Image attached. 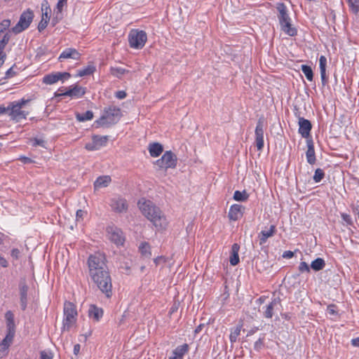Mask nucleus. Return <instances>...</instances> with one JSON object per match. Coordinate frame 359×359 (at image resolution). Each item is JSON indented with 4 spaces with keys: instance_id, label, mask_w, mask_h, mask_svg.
I'll return each mask as SVG.
<instances>
[{
    "instance_id": "nucleus-62",
    "label": "nucleus",
    "mask_w": 359,
    "mask_h": 359,
    "mask_svg": "<svg viewBox=\"0 0 359 359\" xmlns=\"http://www.w3.org/2000/svg\"><path fill=\"white\" fill-rule=\"evenodd\" d=\"M29 102L28 100H25V99H22L20 101H18V102H15V104H17L18 105H20L21 107H22L24 105H25L27 102Z\"/></svg>"
},
{
    "instance_id": "nucleus-23",
    "label": "nucleus",
    "mask_w": 359,
    "mask_h": 359,
    "mask_svg": "<svg viewBox=\"0 0 359 359\" xmlns=\"http://www.w3.org/2000/svg\"><path fill=\"white\" fill-rule=\"evenodd\" d=\"M280 305V298H274L272 301L266 306L264 311V316L267 318H272L273 315V311L277 309L278 306Z\"/></svg>"
},
{
    "instance_id": "nucleus-18",
    "label": "nucleus",
    "mask_w": 359,
    "mask_h": 359,
    "mask_svg": "<svg viewBox=\"0 0 359 359\" xmlns=\"http://www.w3.org/2000/svg\"><path fill=\"white\" fill-rule=\"evenodd\" d=\"M276 231V226L272 224L269 229L262 230L258 235L259 245H264L269 238L272 237Z\"/></svg>"
},
{
    "instance_id": "nucleus-13",
    "label": "nucleus",
    "mask_w": 359,
    "mask_h": 359,
    "mask_svg": "<svg viewBox=\"0 0 359 359\" xmlns=\"http://www.w3.org/2000/svg\"><path fill=\"white\" fill-rule=\"evenodd\" d=\"M109 205L113 211L118 213L126 212L128 208L126 200L121 197H114L111 198Z\"/></svg>"
},
{
    "instance_id": "nucleus-26",
    "label": "nucleus",
    "mask_w": 359,
    "mask_h": 359,
    "mask_svg": "<svg viewBox=\"0 0 359 359\" xmlns=\"http://www.w3.org/2000/svg\"><path fill=\"white\" fill-rule=\"evenodd\" d=\"M27 285L23 283L20 284V306L24 311L27 308Z\"/></svg>"
},
{
    "instance_id": "nucleus-12",
    "label": "nucleus",
    "mask_w": 359,
    "mask_h": 359,
    "mask_svg": "<svg viewBox=\"0 0 359 359\" xmlns=\"http://www.w3.org/2000/svg\"><path fill=\"white\" fill-rule=\"evenodd\" d=\"M85 94V90L81 86H76L67 90H65L62 88H60L57 92L55 93V95L57 96H69L72 97H80Z\"/></svg>"
},
{
    "instance_id": "nucleus-1",
    "label": "nucleus",
    "mask_w": 359,
    "mask_h": 359,
    "mask_svg": "<svg viewBox=\"0 0 359 359\" xmlns=\"http://www.w3.org/2000/svg\"><path fill=\"white\" fill-rule=\"evenodd\" d=\"M138 207L142 215L153 224L159 229L165 228L168 221L161 210L152 201L141 198L138 201Z\"/></svg>"
},
{
    "instance_id": "nucleus-36",
    "label": "nucleus",
    "mask_w": 359,
    "mask_h": 359,
    "mask_svg": "<svg viewBox=\"0 0 359 359\" xmlns=\"http://www.w3.org/2000/svg\"><path fill=\"white\" fill-rule=\"evenodd\" d=\"M325 266V262L322 258H317L311 264V269H312L315 271H318L324 269Z\"/></svg>"
},
{
    "instance_id": "nucleus-38",
    "label": "nucleus",
    "mask_w": 359,
    "mask_h": 359,
    "mask_svg": "<svg viewBox=\"0 0 359 359\" xmlns=\"http://www.w3.org/2000/svg\"><path fill=\"white\" fill-rule=\"evenodd\" d=\"M301 69H302V72L304 74L306 79L309 81H311L313 78V74L311 67L310 66L303 65L301 67Z\"/></svg>"
},
{
    "instance_id": "nucleus-55",
    "label": "nucleus",
    "mask_w": 359,
    "mask_h": 359,
    "mask_svg": "<svg viewBox=\"0 0 359 359\" xmlns=\"http://www.w3.org/2000/svg\"><path fill=\"white\" fill-rule=\"evenodd\" d=\"M165 262V258L164 257H158L154 259L156 265H159Z\"/></svg>"
},
{
    "instance_id": "nucleus-15",
    "label": "nucleus",
    "mask_w": 359,
    "mask_h": 359,
    "mask_svg": "<svg viewBox=\"0 0 359 359\" xmlns=\"http://www.w3.org/2000/svg\"><path fill=\"white\" fill-rule=\"evenodd\" d=\"M10 113L9 116L13 119L18 120L20 118H26L27 112L21 110L22 107L20 105L15 104V102H11L9 104Z\"/></svg>"
},
{
    "instance_id": "nucleus-42",
    "label": "nucleus",
    "mask_w": 359,
    "mask_h": 359,
    "mask_svg": "<svg viewBox=\"0 0 359 359\" xmlns=\"http://www.w3.org/2000/svg\"><path fill=\"white\" fill-rule=\"evenodd\" d=\"M140 251L142 255L145 257H149L151 255L150 246L147 243H143L140 245Z\"/></svg>"
},
{
    "instance_id": "nucleus-47",
    "label": "nucleus",
    "mask_w": 359,
    "mask_h": 359,
    "mask_svg": "<svg viewBox=\"0 0 359 359\" xmlns=\"http://www.w3.org/2000/svg\"><path fill=\"white\" fill-rule=\"evenodd\" d=\"M11 25V20L8 19L4 20L0 23V31L4 33Z\"/></svg>"
},
{
    "instance_id": "nucleus-21",
    "label": "nucleus",
    "mask_w": 359,
    "mask_h": 359,
    "mask_svg": "<svg viewBox=\"0 0 359 359\" xmlns=\"http://www.w3.org/2000/svg\"><path fill=\"white\" fill-rule=\"evenodd\" d=\"M11 38V34L6 32L4 34L3 37L0 40V67L3 65L6 58V54L4 52V48L8 44Z\"/></svg>"
},
{
    "instance_id": "nucleus-53",
    "label": "nucleus",
    "mask_w": 359,
    "mask_h": 359,
    "mask_svg": "<svg viewBox=\"0 0 359 359\" xmlns=\"http://www.w3.org/2000/svg\"><path fill=\"white\" fill-rule=\"evenodd\" d=\"M15 72L13 71V67H11L6 72L5 79H10L13 77L15 75Z\"/></svg>"
},
{
    "instance_id": "nucleus-40",
    "label": "nucleus",
    "mask_w": 359,
    "mask_h": 359,
    "mask_svg": "<svg viewBox=\"0 0 359 359\" xmlns=\"http://www.w3.org/2000/svg\"><path fill=\"white\" fill-rule=\"evenodd\" d=\"M248 194L245 191H236L233 194V199L237 201H245L248 199Z\"/></svg>"
},
{
    "instance_id": "nucleus-4",
    "label": "nucleus",
    "mask_w": 359,
    "mask_h": 359,
    "mask_svg": "<svg viewBox=\"0 0 359 359\" xmlns=\"http://www.w3.org/2000/svg\"><path fill=\"white\" fill-rule=\"evenodd\" d=\"M121 116V112L119 108L110 107L104 109V114L96 123L102 126H109L116 123Z\"/></svg>"
},
{
    "instance_id": "nucleus-58",
    "label": "nucleus",
    "mask_w": 359,
    "mask_h": 359,
    "mask_svg": "<svg viewBox=\"0 0 359 359\" xmlns=\"http://www.w3.org/2000/svg\"><path fill=\"white\" fill-rule=\"evenodd\" d=\"M40 359H52V357L50 355V354L47 353L46 352L41 351Z\"/></svg>"
},
{
    "instance_id": "nucleus-19",
    "label": "nucleus",
    "mask_w": 359,
    "mask_h": 359,
    "mask_svg": "<svg viewBox=\"0 0 359 359\" xmlns=\"http://www.w3.org/2000/svg\"><path fill=\"white\" fill-rule=\"evenodd\" d=\"M67 5V0H58L52 22L56 25L62 18V10Z\"/></svg>"
},
{
    "instance_id": "nucleus-52",
    "label": "nucleus",
    "mask_w": 359,
    "mask_h": 359,
    "mask_svg": "<svg viewBox=\"0 0 359 359\" xmlns=\"http://www.w3.org/2000/svg\"><path fill=\"white\" fill-rule=\"evenodd\" d=\"M341 218L343 219V220L346 222L347 224H351L352 223V219H351V217L348 214H346V213H342L341 214Z\"/></svg>"
},
{
    "instance_id": "nucleus-14",
    "label": "nucleus",
    "mask_w": 359,
    "mask_h": 359,
    "mask_svg": "<svg viewBox=\"0 0 359 359\" xmlns=\"http://www.w3.org/2000/svg\"><path fill=\"white\" fill-rule=\"evenodd\" d=\"M276 8L277 10V18L278 19L279 24L286 22L287 21H291L288 9L283 3H278Z\"/></svg>"
},
{
    "instance_id": "nucleus-48",
    "label": "nucleus",
    "mask_w": 359,
    "mask_h": 359,
    "mask_svg": "<svg viewBox=\"0 0 359 359\" xmlns=\"http://www.w3.org/2000/svg\"><path fill=\"white\" fill-rule=\"evenodd\" d=\"M264 337H260L254 344V348L257 351H259L264 346Z\"/></svg>"
},
{
    "instance_id": "nucleus-39",
    "label": "nucleus",
    "mask_w": 359,
    "mask_h": 359,
    "mask_svg": "<svg viewBox=\"0 0 359 359\" xmlns=\"http://www.w3.org/2000/svg\"><path fill=\"white\" fill-rule=\"evenodd\" d=\"M350 11L357 14L359 12V0H346Z\"/></svg>"
},
{
    "instance_id": "nucleus-7",
    "label": "nucleus",
    "mask_w": 359,
    "mask_h": 359,
    "mask_svg": "<svg viewBox=\"0 0 359 359\" xmlns=\"http://www.w3.org/2000/svg\"><path fill=\"white\" fill-rule=\"evenodd\" d=\"M34 13L30 9L24 11L20 17L18 22L12 28L13 32L19 34L29 27L32 22Z\"/></svg>"
},
{
    "instance_id": "nucleus-5",
    "label": "nucleus",
    "mask_w": 359,
    "mask_h": 359,
    "mask_svg": "<svg viewBox=\"0 0 359 359\" xmlns=\"http://www.w3.org/2000/svg\"><path fill=\"white\" fill-rule=\"evenodd\" d=\"M89 275L98 274L101 271H107L105 257L100 253H95L89 257L88 260Z\"/></svg>"
},
{
    "instance_id": "nucleus-50",
    "label": "nucleus",
    "mask_w": 359,
    "mask_h": 359,
    "mask_svg": "<svg viewBox=\"0 0 359 359\" xmlns=\"http://www.w3.org/2000/svg\"><path fill=\"white\" fill-rule=\"evenodd\" d=\"M32 141L34 147L41 146L45 147L46 142L43 140L34 138Z\"/></svg>"
},
{
    "instance_id": "nucleus-30",
    "label": "nucleus",
    "mask_w": 359,
    "mask_h": 359,
    "mask_svg": "<svg viewBox=\"0 0 359 359\" xmlns=\"http://www.w3.org/2000/svg\"><path fill=\"white\" fill-rule=\"evenodd\" d=\"M6 320L8 333L12 332L13 335L15 334V323H14V315L11 311H8L5 314Z\"/></svg>"
},
{
    "instance_id": "nucleus-64",
    "label": "nucleus",
    "mask_w": 359,
    "mask_h": 359,
    "mask_svg": "<svg viewBox=\"0 0 359 359\" xmlns=\"http://www.w3.org/2000/svg\"><path fill=\"white\" fill-rule=\"evenodd\" d=\"M80 348H81L80 344H75L74 346V353L75 355H77L80 351Z\"/></svg>"
},
{
    "instance_id": "nucleus-35",
    "label": "nucleus",
    "mask_w": 359,
    "mask_h": 359,
    "mask_svg": "<svg viewBox=\"0 0 359 359\" xmlns=\"http://www.w3.org/2000/svg\"><path fill=\"white\" fill-rule=\"evenodd\" d=\"M92 140L95 142L96 147H97V149H100V148L106 146L108 141V137L93 135L92 137Z\"/></svg>"
},
{
    "instance_id": "nucleus-59",
    "label": "nucleus",
    "mask_w": 359,
    "mask_h": 359,
    "mask_svg": "<svg viewBox=\"0 0 359 359\" xmlns=\"http://www.w3.org/2000/svg\"><path fill=\"white\" fill-rule=\"evenodd\" d=\"M0 265L5 268L8 266V262L1 256H0Z\"/></svg>"
},
{
    "instance_id": "nucleus-60",
    "label": "nucleus",
    "mask_w": 359,
    "mask_h": 359,
    "mask_svg": "<svg viewBox=\"0 0 359 359\" xmlns=\"http://www.w3.org/2000/svg\"><path fill=\"white\" fill-rule=\"evenodd\" d=\"M19 159L24 163H30L32 162L31 158L25 156H21Z\"/></svg>"
},
{
    "instance_id": "nucleus-51",
    "label": "nucleus",
    "mask_w": 359,
    "mask_h": 359,
    "mask_svg": "<svg viewBox=\"0 0 359 359\" xmlns=\"http://www.w3.org/2000/svg\"><path fill=\"white\" fill-rule=\"evenodd\" d=\"M85 148L88 151L98 150L97 147H96V144L93 140H92V142L87 143L85 146Z\"/></svg>"
},
{
    "instance_id": "nucleus-6",
    "label": "nucleus",
    "mask_w": 359,
    "mask_h": 359,
    "mask_svg": "<svg viewBox=\"0 0 359 359\" xmlns=\"http://www.w3.org/2000/svg\"><path fill=\"white\" fill-rule=\"evenodd\" d=\"M147 40V36L144 31L133 29L128 35L130 46L136 49H141L144 47Z\"/></svg>"
},
{
    "instance_id": "nucleus-11",
    "label": "nucleus",
    "mask_w": 359,
    "mask_h": 359,
    "mask_svg": "<svg viewBox=\"0 0 359 359\" xmlns=\"http://www.w3.org/2000/svg\"><path fill=\"white\" fill-rule=\"evenodd\" d=\"M109 240L116 245H122L125 241V237L122 231L117 228L111 226L107 229Z\"/></svg>"
},
{
    "instance_id": "nucleus-16",
    "label": "nucleus",
    "mask_w": 359,
    "mask_h": 359,
    "mask_svg": "<svg viewBox=\"0 0 359 359\" xmlns=\"http://www.w3.org/2000/svg\"><path fill=\"white\" fill-rule=\"evenodd\" d=\"M299 134H301L303 137L307 140L309 139L310 131L312 128L311 122L304 118L300 117L299 118Z\"/></svg>"
},
{
    "instance_id": "nucleus-20",
    "label": "nucleus",
    "mask_w": 359,
    "mask_h": 359,
    "mask_svg": "<svg viewBox=\"0 0 359 359\" xmlns=\"http://www.w3.org/2000/svg\"><path fill=\"white\" fill-rule=\"evenodd\" d=\"M13 337L14 335L12 332L8 333L0 344V358L4 357L8 353V348L13 341Z\"/></svg>"
},
{
    "instance_id": "nucleus-8",
    "label": "nucleus",
    "mask_w": 359,
    "mask_h": 359,
    "mask_svg": "<svg viewBox=\"0 0 359 359\" xmlns=\"http://www.w3.org/2000/svg\"><path fill=\"white\" fill-rule=\"evenodd\" d=\"M177 156L171 151H166L161 158L156 161L159 168H174L177 165Z\"/></svg>"
},
{
    "instance_id": "nucleus-25",
    "label": "nucleus",
    "mask_w": 359,
    "mask_h": 359,
    "mask_svg": "<svg viewBox=\"0 0 359 359\" xmlns=\"http://www.w3.org/2000/svg\"><path fill=\"white\" fill-rule=\"evenodd\" d=\"M81 54L74 48H66L64 50L59 57V60L62 59H73L79 60Z\"/></svg>"
},
{
    "instance_id": "nucleus-17",
    "label": "nucleus",
    "mask_w": 359,
    "mask_h": 359,
    "mask_svg": "<svg viewBox=\"0 0 359 359\" xmlns=\"http://www.w3.org/2000/svg\"><path fill=\"white\" fill-rule=\"evenodd\" d=\"M255 143L259 151L264 147V128L263 123L259 121L255 128Z\"/></svg>"
},
{
    "instance_id": "nucleus-29",
    "label": "nucleus",
    "mask_w": 359,
    "mask_h": 359,
    "mask_svg": "<svg viewBox=\"0 0 359 359\" xmlns=\"http://www.w3.org/2000/svg\"><path fill=\"white\" fill-rule=\"evenodd\" d=\"M103 315V311L102 309L98 308L95 305H90L88 309V316L90 318L95 321H98Z\"/></svg>"
},
{
    "instance_id": "nucleus-33",
    "label": "nucleus",
    "mask_w": 359,
    "mask_h": 359,
    "mask_svg": "<svg viewBox=\"0 0 359 359\" xmlns=\"http://www.w3.org/2000/svg\"><path fill=\"white\" fill-rule=\"evenodd\" d=\"M111 182V177L109 176H101L99 177L94 183L95 189H100L107 187Z\"/></svg>"
},
{
    "instance_id": "nucleus-57",
    "label": "nucleus",
    "mask_w": 359,
    "mask_h": 359,
    "mask_svg": "<svg viewBox=\"0 0 359 359\" xmlns=\"http://www.w3.org/2000/svg\"><path fill=\"white\" fill-rule=\"evenodd\" d=\"M116 97L118 99H123L126 97V93L123 90L116 92Z\"/></svg>"
},
{
    "instance_id": "nucleus-41",
    "label": "nucleus",
    "mask_w": 359,
    "mask_h": 359,
    "mask_svg": "<svg viewBox=\"0 0 359 359\" xmlns=\"http://www.w3.org/2000/svg\"><path fill=\"white\" fill-rule=\"evenodd\" d=\"M95 71V67L93 66H88L83 69L79 70L77 73V76H83L86 75H90L93 74Z\"/></svg>"
},
{
    "instance_id": "nucleus-27",
    "label": "nucleus",
    "mask_w": 359,
    "mask_h": 359,
    "mask_svg": "<svg viewBox=\"0 0 359 359\" xmlns=\"http://www.w3.org/2000/svg\"><path fill=\"white\" fill-rule=\"evenodd\" d=\"M327 58L324 55H321L319 59V66L320 72V78L322 83L325 86L327 83V76L326 75Z\"/></svg>"
},
{
    "instance_id": "nucleus-44",
    "label": "nucleus",
    "mask_w": 359,
    "mask_h": 359,
    "mask_svg": "<svg viewBox=\"0 0 359 359\" xmlns=\"http://www.w3.org/2000/svg\"><path fill=\"white\" fill-rule=\"evenodd\" d=\"M241 332V327H236L233 330L231 331L229 339L231 343H234L236 341L238 337L239 336Z\"/></svg>"
},
{
    "instance_id": "nucleus-28",
    "label": "nucleus",
    "mask_w": 359,
    "mask_h": 359,
    "mask_svg": "<svg viewBox=\"0 0 359 359\" xmlns=\"http://www.w3.org/2000/svg\"><path fill=\"white\" fill-rule=\"evenodd\" d=\"M281 30L286 34L294 36L297 34V29L292 26V20L280 24Z\"/></svg>"
},
{
    "instance_id": "nucleus-32",
    "label": "nucleus",
    "mask_w": 359,
    "mask_h": 359,
    "mask_svg": "<svg viewBox=\"0 0 359 359\" xmlns=\"http://www.w3.org/2000/svg\"><path fill=\"white\" fill-rule=\"evenodd\" d=\"M163 146L160 143H152L149 145V151L152 157H157L163 152Z\"/></svg>"
},
{
    "instance_id": "nucleus-9",
    "label": "nucleus",
    "mask_w": 359,
    "mask_h": 359,
    "mask_svg": "<svg viewBox=\"0 0 359 359\" xmlns=\"http://www.w3.org/2000/svg\"><path fill=\"white\" fill-rule=\"evenodd\" d=\"M41 20L38 26L39 32L46 29L50 18L51 9L47 0H43L41 3Z\"/></svg>"
},
{
    "instance_id": "nucleus-54",
    "label": "nucleus",
    "mask_w": 359,
    "mask_h": 359,
    "mask_svg": "<svg viewBox=\"0 0 359 359\" xmlns=\"http://www.w3.org/2000/svg\"><path fill=\"white\" fill-rule=\"evenodd\" d=\"M294 256V252L290 250L285 251L283 254V257L286 259H290Z\"/></svg>"
},
{
    "instance_id": "nucleus-46",
    "label": "nucleus",
    "mask_w": 359,
    "mask_h": 359,
    "mask_svg": "<svg viewBox=\"0 0 359 359\" xmlns=\"http://www.w3.org/2000/svg\"><path fill=\"white\" fill-rule=\"evenodd\" d=\"M298 269L300 273H309L311 271V266L305 262H300Z\"/></svg>"
},
{
    "instance_id": "nucleus-43",
    "label": "nucleus",
    "mask_w": 359,
    "mask_h": 359,
    "mask_svg": "<svg viewBox=\"0 0 359 359\" xmlns=\"http://www.w3.org/2000/svg\"><path fill=\"white\" fill-rule=\"evenodd\" d=\"M111 72L114 76L120 77L121 75L128 72V70L121 67H113L111 69Z\"/></svg>"
},
{
    "instance_id": "nucleus-49",
    "label": "nucleus",
    "mask_w": 359,
    "mask_h": 359,
    "mask_svg": "<svg viewBox=\"0 0 359 359\" xmlns=\"http://www.w3.org/2000/svg\"><path fill=\"white\" fill-rule=\"evenodd\" d=\"M87 214V212L82 210H79L76 211V221H82L84 216Z\"/></svg>"
},
{
    "instance_id": "nucleus-45",
    "label": "nucleus",
    "mask_w": 359,
    "mask_h": 359,
    "mask_svg": "<svg viewBox=\"0 0 359 359\" xmlns=\"http://www.w3.org/2000/svg\"><path fill=\"white\" fill-rule=\"evenodd\" d=\"M324 176H325L324 171L320 168H318L315 171V174L313 175V180L316 182H319L323 179Z\"/></svg>"
},
{
    "instance_id": "nucleus-2",
    "label": "nucleus",
    "mask_w": 359,
    "mask_h": 359,
    "mask_svg": "<svg viewBox=\"0 0 359 359\" xmlns=\"http://www.w3.org/2000/svg\"><path fill=\"white\" fill-rule=\"evenodd\" d=\"M100 291L108 298L112 295V283L108 270L101 271L98 274L90 276Z\"/></svg>"
},
{
    "instance_id": "nucleus-22",
    "label": "nucleus",
    "mask_w": 359,
    "mask_h": 359,
    "mask_svg": "<svg viewBox=\"0 0 359 359\" xmlns=\"http://www.w3.org/2000/svg\"><path fill=\"white\" fill-rule=\"evenodd\" d=\"M307 151L306 152V156L307 162L313 165L316 163V155L314 150L313 142L311 139L306 140Z\"/></svg>"
},
{
    "instance_id": "nucleus-3",
    "label": "nucleus",
    "mask_w": 359,
    "mask_h": 359,
    "mask_svg": "<svg viewBox=\"0 0 359 359\" xmlns=\"http://www.w3.org/2000/svg\"><path fill=\"white\" fill-rule=\"evenodd\" d=\"M76 319L77 311L75 305L70 302H65L62 332L69 331L76 324Z\"/></svg>"
},
{
    "instance_id": "nucleus-24",
    "label": "nucleus",
    "mask_w": 359,
    "mask_h": 359,
    "mask_svg": "<svg viewBox=\"0 0 359 359\" xmlns=\"http://www.w3.org/2000/svg\"><path fill=\"white\" fill-rule=\"evenodd\" d=\"M242 209L243 207L241 205L234 204L231 205L229 211V219L233 221H236L241 218L243 215Z\"/></svg>"
},
{
    "instance_id": "nucleus-61",
    "label": "nucleus",
    "mask_w": 359,
    "mask_h": 359,
    "mask_svg": "<svg viewBox=\"0 0 359 359\" xmlns=\"http://www.w3.org/2000/svg\"><path fill=\"white\" fill-rule=\"evenodd\" d=\"M7 111H10L9 105L7 107H5L4 106L2 105L0 106V114H5Z\"/></svg>"
},
{
    "instance_id": "nucleus-37",
    "label": "nucleus",
    "mask_w": 359,
    "mask_h": 359,
    "mask_svg": "<svg viewBox=\"0 0 359 359\" xmlns=\"http://www.w3.org/2000/svg\"><path fill=\"white\" fill-rule=\"evenodd\" d=\"M93 118V113L92 111H86L85 113H83V114H80V113L76 114V118L77 121H79L80 122L90 121Z\"/></svg>"
},
{
    "instance_id": "nucleus-56",
    "label": "nucleus",
    "mask_w": 359,
    "mask_h": 359,
    "mask_svg": "<svg viewBox=\"0 0 359 359\" xmlns=\"http://www.w3.org/2000/svg\"><path fill=\"white\" fill-rule=\"evenodd\" d=\"M20 254V252L17 248L13 249L11 251V256L15 259H18Z\"/></svg>"
},
{
    "instance_id": "nucleus-10",
    "label": "nucleus",
    "mask_w": 359,
    "mask_h": 359,
    "mask_svg": "<svg viewBox=\"0 0 359 359\" xmlns=\"http://www.w3.org/2000/svg\"><path fill=\"white\" fill-rule=\"evenodd\" d=\"M71 76L69 73L67 72H53L45 75L43 78V82L48 85H52L58 81H64L68 79Z\"/></svg>"
},
{
    "instance_id": "nucleus-63",
    "label": "nucleus",
    "mask_w": 359,
    "mask_h": 359,
    "mask_svg": "<svg viewBox=\"0 0 359 359\" xmlns=\"http://www.w3.org/2000/svg\"><path fill=\"white\" fill-rule=\"evenodd\" d=\"M351 344L354 346L359 347V337L353 339L351 340Z\"/></svg>"
},
{
    "instance_id": "nucleus-34",
    "label": "nucleus",
    "mask_w": 359,
    "mask_h": 359,
    "mask_svg": "<svg viewBox=\"0 0 359 359\" xmlns=\"http://www.w3.org/2000/svg\"><path fill=\"white\" fill-rule=\"evenodd\" d=\"M189 346L187 344L177 346L172 352L173 356L177 359H182L184 355L188 352Z\"/></svg>"
},
{
    "instance_id": "nucleus-31",
    "label": "nucleus",
    "mask_w": 359,
    "mask_h": 359,
    "mask_svg": "<svg viewBox=\"0 0 359 359\" xmlns=\"http://www.w3.org/2000/svg\"><path fill=\"white\" fill-rule=\"evenodd\" d=\"M240 246L237 243H234L231 247V255L230 256V264L236 266L239 262L238 251Z\"/></svg>"
}]
</instances>
